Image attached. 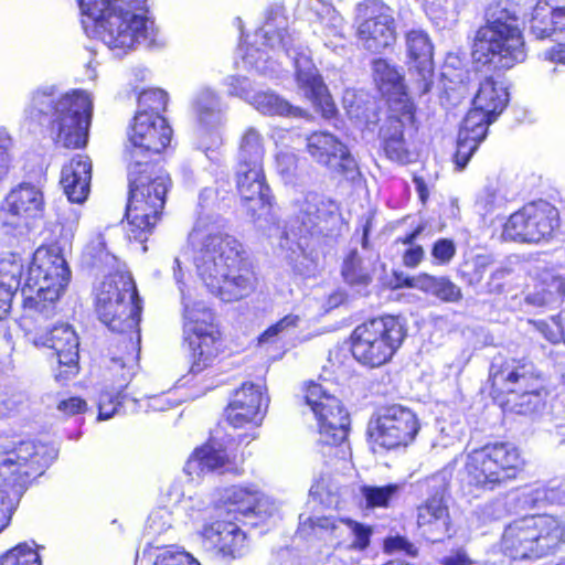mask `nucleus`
I'll return each mask as SVG.
<instances>
[{
    "label": "nucleus",
    "instance_id": "nucleus-1",
    "mask_svg": "<svg viewBox=\"0 0 565 565\" xmlns=\"http://www.w3.org/2000/svg\"><path fill=\"white\" fill-rule=\"evenodd\" d=\"M171 137L172 129L162 116L147 110L137 111L128 132L130 162L126 217L129 239L145 242L164 206L170 177L161 167L141 159L148 153H160Z\"/></svg>",
    "mask_w": 565,
    "mask_h": 565
},
{
    "label": "nucleus",
    "instance_id": "nucleus-2",
    "mask_svg": "<svg viewBox=\"0 0 565 565\" xmlns=\"http://www.w3.org/2000/svg\"><path fill=\"white\" fill-rule=\"evenodd\" d=\"M195 266L207 290L222 301L247 298L257 287L242 244L230 235L207 234L195 257Z\"/></svg>",
    "mask_w": 565,
    "mask_h": 565
},
{
    "label": "nucleus",
    "instance_id": "nucleus-3",
    "mask_svg": "<svg viewBox=\"0 0 565 565\" xmlns=\"http://www.w3.org/2000/svg\"><path fill=\"white\" fill-rule=\"evenodd\" d=\"M83 17L115 56H124L142 43H151L156 25L146 0H78Z\"/></svg>",
    "mask_w": 565,
    "mask_h": 565
},
{
    "label": "nucleus",
    "instance_id": "nucleus-4",
    "mask_svg": "<svg viewBox=\"0 0 565 565\" xmlns=\"http://www.w3.org/2000/svg\"><path fill=\"white\" fill-rule=\"evenodd\" d=\"M503 413L529 415L544 405L548 395L545 376L526 356L495 355L483 387Z\"/></svg>",
    "mask_w": 565,
    "mask_h": 565
},
{
    "label": "nucleus",
    "instance_id": "nucleus-5",
    "mask_svg": "<svg viewBox=\"0 0 565 565\" xmlns=\"http://www.w3.org/2000/svg\"><path fill=\"white\" fill-rule=\"evenodd\" d=\"M526 466L524 452L515 444L488 441L467 454L460 487L467 494L480 498L516 481Z\"/></svg>",
    "mask_w": 565,
    "mask_h": 565
},
{
    "label": "nucleus",
    "instance_id": "nucleus-6",
    "mask_svg": "<svg viewBox=\"0 0 565 565\" xmlns=\"http://www.w3.org/2000/svg\"><path fill=\"white\" fill-rule=\"evenodd\" d=\"M31 116L51 117L50 129L54 141L64 148H81L87 141L93 100L84 90H73L56 97L53 86L32 93L28 108Z\"/></svg>",
    "mask_w": 565,
    "mask_h": 565
},
{
    "label": "nucleus",
    "instance_id": "nucleus-7",
    "mask_svg": "<svg viewBox=\"0 0 565 565\" xmlns=\"http://www.w3.org/2000/svg\"><path fill=\"white\" fill-rule=\"evenodd\" d=\"M486 18L476 36L478 61L493 70H510L524 62L526 45L515 11L497 1L487 8Z\"/></svg>",
    "mask_w": 565,
    "mask_h": 565
},
{
    "label": "nucleus",
    "instance_id": "nucleus-8",
    "mask_svg": "<svg viewBox=\"0 0 565 565\" xmlns=\"http://www.w3.org/2000/svg\"><path fill=\"white\" fill-rule=\"evenodd\" d=\"M565 543L564 522L548 513L526 514L503 529L500 547L511 561H536L554 554Z\"/></svg>",
    "mask_w": 565,
    "mask_h": 565
},
{
    "label": "nucleus",
    "instance_id": "nucleus-9",
    "mask_svg": "<svg viewBox=\"0 0 565 565\" xmlns=\"http://www.w3.org/2000/svg\"><path fill=\"white\" fill-rule=\"evenodd\" d=\"M71 277L64 257L53 250L39 248L28 268L22 292L24 308L34 320L49 319L55 313V302Z\"/></svg>",
    "mask_w": 565,
    "mask_h": 565
},
{
    "label": "nucleus",
    "instance_id": "nucleus-10",
    "mask_svg": "<svg viewBox=\"0 0 565 565\" xmlns=\"http://www.w3.org/2000/svg\"><path fill=\"white\" fill-rule=\"evenodd\" d=\"M406 337L407 328L399 317L381 315L356 324L348 341L353 359L373 370L391 363Z\"/></svg>",
    "mask_w": 565,
    "mask_h": 565
},
{
    "label": "nucleus",
    "instance_id": "nucleus-11",
    "mask_svg": "<svg viewBox=\"0 0 565 565\" xmlns=\"http://www.w3.org/2000/svg\"><path fill=\"white\" fill-rule=\"evenodd\" d=\"M173 275L182 298L183 332L191 350L190 372L195 375L215 361L220 351L221 334L215 324L214 312L202 301H196L189 290L185 291L179 257L173 260Z\"/></svg>",
    "mask_w": 565,
    "mask_h": 565
},
{
    "label": "nucleus",
    "instance_id": "nucleus-12",
    "mask_svg": "<svg viewBox=\"0 0 565 565\" xmlns=\"http://www.w3.org/2000/svg\"><path fill=\"white\" fill-rule=\"evenodd\" d=\"M96 312L110 330L134 333L139 341L140 306L130 276L117 274L103 280L96 289Z\"/></svg>",
    "mask_w": 565,
    "mask_h": 565
},
{
    "label": "nucleus",
    "instance_id": "nucleus-13",
    "mask_svg": "<svg viewBox=\"0 0 565 565\" xmlns=\"http://www.w3.org/2000/svg\"><path fill=\"white\" fill-rule=\"evenodd\" d=\"M417 130V106L414 100L391 102L377 130L379 154L398 166L414 162L416 152L413 138Z\"/></svg>",
    "mask_w": 565,
    "mask_h": 565
},
{
    "label": "nucleus",
    "instance_id": "nucleus-14",
    "mask_svg": "<svg viewBox=\"0 0 565 565\" xmlns=\"http://www.w3.org/2000/svg\"><path fill=\"white\" fill-rule=\"evenodd\" d=\"M422 429L415 411L398 403L379 407L367 424V441L372 448L392 451L413 445Z\"/></svg>",
    "mask_w": 565,
    "mask_h": 565
},
{
    "label": "nucleus",
    "instance_id": "nucleus-15",
    "mask_svg": "<svg viewBox=\"0 0 565 565\" xmlns=\"http://www.w3.org/2000/svg\"><path fill=\"white\" fill-rule=\"evenodd\" d=\"M561 226L559 211L545 200H534L511 213L501 230L503 242L541 244L550 242Z\"/></svg>",
    "mask_w": 565,
    "mask_h": 565
},
{
    "label": "nucleus",
    "instance_id": "nucleus-16",
    "mask_svg": "<svg viewBox=\"0 0 565 565\" xmlns=\"http://www.w3.org/2000/svg\"><path fill=\"white\" fill-rule=\"evenodd\" d=\"M303 398L316 416L321 443L339 446L345 441L351 419L342 402L320 383L313 381L306 385Z\"/></svg>",
    "mask_w": 565,
    "mask_h": 565
},
{
    "label": "nucleus",
    "instance_id": "nucleus-17",
    "mask_svg": "<svg viewBox=\"0 0 565 565\" xmlns=\"http://www.w3.org/2000/svg\"><path fill=\"white\" fill-rule=\"evenodd\" d=\"M360 19L356 36L364 47L380 53L394 45L396 21L394 10L383 0H363L356 6Z\"/></svg>",
    "mask_w": 565,
    "mask_h": 565
},
{
    "label": "nucleus",
    "instance_id": "nucleus-18",
    "mask_svg": "<svg viewBox=\"0 0 565 565\" xmlns=\"http://www.w3.org/2000/svg\"><path fill=\"white\" fill-rule=\"evenodd\" d=\"M282 13L280 8L269 9L265 13V21L255 34V42H260L264 49L254 44H241L237 49V56L241 58L242 68L255 70L262 74H271L278 63L273 61L269 51L275 52L282 43L280 24Z\"/></svg>",
    "mask_w": 565,
    "mask_h": 565
},
{
    "label": "nucleus",
    "instance_id": "nucleus-19",
    "mask_svg": "<svg viewBox=\"0 0 565 565\" xmlns=\"http://www.w3.org/2000/svg\"><path fill=\"white\" fill-rule=\"evenodd\" d=\"M43 192L35 185L22 183L12 189L2 205L3 225L13 228H30L44 213Z\"/></svg>",
    "mask_w": 565,
    "mask_h": 565
},
{
    "label": "nucleus",
    "instance_id": "nucleus-20",
    "mask_svg": "<svg viewBox=\"0 0 565 565\" xmlns=\"http://www.w3.org/2000/svg\"><path fill=\"white\" fill-rule=\"evenodd\" d=\"M292 60L299 88L324 118L334 117L338 108L311 56L305 51H297Z\"/></svg>",
    "mask_w": 565,
    "mask_h": 565
},
{
    "label": "nucleus",
    "instance_id": "nucleus-21",
    "mask_svg": "<svg viewBox=\"0 0 565 565\" xmlns=\"http://www.w3.org/2000/svg\"><path fill=\"white\" fill-rule=\"evenodd\" d=\"M36 347H47L55 351L60 367L57 379L66 380L77 373L78 337L68 324L55 326L49 332L38 330L32 339Z\"/></svg>",
    "mask_w": 565,
    "mask_h": 565
},
{
    "label": "nucleus",
    "instance_id": "nucleus-22",
    "mask_svg": "<svg viewBox=\"0 0 565 565\" xmlns=\"http://www.w3.org/2000/svg\"><path fill=\"white\" fill-rule=\"evenodd\" d=\"M307 151L332 172L347 175L356 169L349 148L335 136L326 131L312 132L307 138Z\"/></svg>",
    "mask_w": 565,
    "mask_h": 565
},
{
    "label": "nucleus",
    "instance_id": "nucleus-23",
    "mask_svg": "<svg viewBox=\"0 0 565 565\" xmlns=\"http://www.w3.org/2000/svg\"><path fill=\"white\" fill-rule=\"evenodd\" d=\"M508 104V88L495 81L493 76H487L480 82L472 105L465 118L489 129V126L499 118Z\"/></svg>",
    "mask_w": 565,
    "mask_h": 565
},
{
    "label": "nucleus",
    "instance_id": "nucleus-24",
    "mask_svg": "<svg viewBox=\"0 0 565 565\" xmlns=\"http://www.w3.org/2000/svg\"><path fill=\"white\" fill-rule=\"evenodd\" d=\"M409 58V73L419 95L427 94L433 87L434 47L428 34L423 30H411L405 35Z\"/></svg>",
    "mask_w": 565,
    "mask_h": 565
},
{
    "label": "nucleus",
    "instance_id": "nucleus-25",
    "mask_svg": "<svg viewBox=\"0 0 565 565\" xmlns=\"http://www.w3.org/2000/svg\"><path fill=\"white\" fill-rule=\"evenodd\" d=\"M201 535L207 548L215 551L224 559H234L244 556L248 551L245 533L237 524L216 520L206 523Z\"/></svg>",
    "mask_w": 565,
    "mask_h": 565
},
{
    "label": "nucleus",
    "instance_id": "nucleus-26",
    "mask_svg": "<svg viewBox=\"0 0 565 565\" xmlns=\"http://www.w3.org/2000/svg\"><path fill=\"white\" fill-rule=\"evenodd\" d=\"M236 184L242 202L252 217L269 214L270 201L263 166L238 164Z\"/></svg>",
    "mask_w": 565,
    "mask_h": 565
},
{
    "label": "nucleus",
    "instance_id": "nucleus-27",
    "mask_svg": "<svg viewBox=\"0 0 565 565\" xmlns=\"http://www.w3.org/2000/svg\"><path fill=\"white\" fill-rule=\"evenodd\" d=\"M264 403L262 387L245 383L234 393L226 408V419L233 427L258 426L264 417Z\"/></svg>",
    "mask_w": 565,
    "mask_h": 565
},
{
    "label": "nucleus",
    "instance_id": "nucleus-28",
    "mask_svg": "<svg viewBox=\"0 0 565 565\" xmlns=\"http://www.w3.org/2000/svg\"><path fill=\"white\" fill-rule=\"evenodd\" d=\"M446 497V487H439L417 508V525L424 533L438 536L434 541H440L450 531L451 520Z\"/></svg>",
    "mask_w": 565,
    "mask_h": 565
},
{
    "label": "nucleus",
    "instance_id": "nucleus-29",
    "mask_svg": "<svg viewBox=\"0 0 565 565\" xmlns=\"http://www.w3.org/2000/svg\"><path fill=\"white\" fill-rule=\"evenodd\" d=\"M221 501L228 511L242 515L267 516L276 511V505L270 498L254 486L225 488L222 491Z\"/></svg>",
    "mask_w": 565,
    "mask_h": 565
},
{
    "label": "nucleus",
    "instance_id": "nucleus-30",
    "mask_svg": "<svg viewBox=\"0 0 565 565\" xmlns=\"http://www.w3.org/2000/svg\"><path fill=\"white\" fill-rule=\"evenodd\" d=\"M531 31L537 39L565 35V0H537L531 18Z\"/></svg>",
    "mask_w": 565,
    "mask_h": 565
},
{
    "label": "nucleus",
    "instance_id": "nucleus-31",
    "mask_svg": "<svg viewBox=\"0 0 565 565\" xmlns=\"http://www.w3.org/2000/svg\"><path fill=\"white\" fill-rule=\"evenodd\" d=\"M92 162L82 154H76L61 172V184L70 202L83 203L89 193Z\"/></svg>",
    "mask_w": 565,
    "mask_h": 565
},
{
    "label": "nucleus",
    "instance_id": "nucleus-32",
    "mask_svg": "<svg viewBox=\"0 0 565 565\" xmlns=\"http://www.w3.org/2000/svg\"><path fill=\"white\" fill-rule=\"evenodd\" d=\"M24 264L19 254L0 257V320L8 317L12 299L21 286Z\"/></svg>",
    "mask_w": 565,
    "mask_h": 565
},
{
    "label": "nucleus",
    "instance_id": "nucleus-33",
    "mask_svg": "<svg viewBox=\"0 0 565 565\" xmlns=\"http://www.w3.org/2000/svg\"><path fill=\"white\" fill-rule=\"evenodd\" d=\"M230 470V460L222 449L212 444L196 448L184 466V472L191 480H196L206 473Z\"/></svg>",
    "mask_w": 565,
    "mask_h": 565
},
{
    "label": "nucleus",
    "instance_id": "nucleus-34",
    "mask_svg": "<svg viewBox=\"0 0 565 565\" xmlns=\"http://www.w3.org/2000/svg\"><path fill=\"white\" fill-rule=\"evenodd\" d=\"M375 271V262L366 263L355 248L345 254L340 269L343 282L356 291L365 290L372 285Z\"/></svg>",
    "mask_w": 565,
    "mask_h": 565
},
{
    "label": "nucleus",
    "instance_id": "nucleus-35",
    "mask_svg": "<svg viewBox=\"0 0 565 565\" xmlns=\"http://www.w3.org/2000/svg\"><path fill=\"white\" fill-rule=\"evenodd\" d=\"M373 81L377 89L387 96V105L393 100L408 97L404 76L385 58H375L372 62Z\"/></svg>",
    "mask_w": 565,
    "mask_h": 565
},
{
    "label": "nucleus",
    "instance_id": "nucleus-36",
    "mask_svg": "<svg viewBox=\"0 0 565 565\" xmlns=\"http://www.w3.org/2000/svg\"><path fill=\"white\" fill-rule=\"evenodd\" d=\"M487 128L463 118L457 138L456 150L452 154V161L457 171H462L470 161L480 143L488 135Z\"/></svg>",
    "mask_w": 565,
    "mask_h": 565
},
{
    "label": "nucleus",
    "instance_id": "nucleus-37",
    "mask_svg": "<svg viewBox=\"0 0 565 565\" xmlns=\"http://www.w3.org/2000/svg\"><path fill=\"white\" fill-rule=\"evenodd\" d=\"M35 454V445L31 441L20 443L17 447L0 445V478L10 480Z\"/></svg>",
    "mask_w": 565,
    "mask_h": 565
},
{
    "label": "nucleus",
    "instance_id": "nucleus-38",
    "mask_svg": "<svg viewBox=\"0 0 565 565\" xmlns=\"http://www.w3.org/2000/svg\"><path fill=\"white\" fill-rule=\"evenodd\" d=\"M345 526V552H363L371 545L373 527L348 516H342Z\"/></svg>",
    "mask_w": 565,
    "mask_h": 565
},
{
    "label": "nucleus",
    "instance_id": "nucleus-39",
    "mask_svg": "<svg viewBox=\"0 0 565 565\" xmlns=\"http://www.w3.org/2000/svg\"><path fill=\"white\" fill-rule=\"evenodd\" d=\"M194 110L201 124L213 126L221 121V104L218 97L211 89H202L196 95Z\"/></svg>",
    "mask_w": 565,
    "mask_h": 565
},
{
    "label": "nucleus",
    "instance_id": "nucleus-40",
    "mask_svg": "<svg viewBox=\"0 0 565 565\" xmlns=\"http://www.w3.org/2000/svg\"><path fill=\"white\" fill-rule=\"evenodd\" d=\"M264 146L263 139L257 130L248 128L242 137L238 164L263 166Z\"/></svg>",
    "mask_w": 565,
    "mask_h": 565
},
{
    "label": "nucleus",
    "instance_id": "nucleus-41",
    "mask_svg": "<svg viewBox=\"0 0 565 565\" xmlns=\"http://www.w3.org/2000/svg\"><path fill=\"white\" fill-rule=\"evenodd\" d=\"M494 263L491 255L477 254L465 259L458 268V277L468 286H476L481 282L486 271Z\"/></svg>",
    "mask_w": 565,
    "mask_h": 565
},
{
    "label": "nucleus",
    "instance_id": "nucleus-42",
    "mask_svg": "<svg viewBox=\"0 0 565 565\" xmlns=\"http://www.w3.org/2000/svg\"><path fill=\"white\" fill-rule=\"evenodd\" d=\"M361 491L367 508L386 509L390 507L392 499L398 493L399 486L396 483H388L382 487L364 486Z\"/></svg>",
    "mask_w": 565,
    "mask_h": 565
},
{
    "label": "nucleus",
    "instance_id": "nucleus-43",
    "mask_svg": "<svg viewBox=\"0 0 565 565\" xmlns=\"http://www.w3.org/2000/svg\"><path fill=\"white\" fill-rule=\"evenodd\" d=\"M342 516L312 515L299 523L298 532L305 537L327 539L333 522H341Z\"/></svg>",
    "mask_w": 565,
    "mask_h": 565
},
{
    "label": "nucleus",
    "instance_id": "nucleus-44",
    "mask_svg": "<svg viewBox=\"0 0 565 565\" xmlns=\"http://www.w3.org/2000/svg\"><path fill=\"white\" fill-rule=\"evenodd\" d=\"M0 565H41V558L33 547L23 543L4 553Z\"/></svg>",
    "mask_w": 565,
    "mask_h": 565
},
{
    "label": "nucleus",
    "instance_id": "nucleus-45",
    "mask_svg": "<svg viewBox=\"0 0 565 565\" xmlns=\"http://www.w3.org/2000/svg\"><path fill=\"white\" fill-rule=\"evenodd\" d=\"M168 95L160 88L143 90L138 98V110H147L149 114L160 115L166 109Z\"/></svg>",
    "mask_w": 565,
    "mask_h": 565
},
{
    "label": "nucleus",
    "instance_id": "nucleus-46",
    "mask_svg": "<svg viewBox=\"0 0 565 565\" xmlns=\"http://www.w3.org/2000/svg\"><path fill=\"white\" fill-rule=\"evenodd\" d=\"M457 254V245L452 238H437L430 246L431 263L436 266H446Z\"/></svg>",
    "mask_w": 565,
    "mask_h": 565
},
{
    "label": "nucleus",
    "instance_id": "nucleus-47",
    "mask_svg": "<svg viewBox=\"0 0 565 565\" xmlns=\"http://www.w3.org/2000/svg\"><path fill=\"white\" fill-rule=\"evenodd\" d=\"M249 104L254 108L267 115H277L279 114V110L282 109V100L279 94L270 89L255 93L253 97H250Z\"/></svg>",
    "mask_w": 565,
    "mask_h": 565
},
{
    "label": "nucleus",
    "instance_id": "nucleus-48",
    "mask_svg": "<svg viewBox=\"0 0 565 565\" xmlns=\"http://www.w3.org/2000/svg\"><path fill=\"white\" fill-rule=\"evenodd\" d=\"M153 565H201L189 553L175 547H167L158 551Z\"/></svg>",
    "mask_w": 565,
    "mask_h": 565
},
{
    "label": "nucleus",
    "instance_id": "nucleus-49",
    "mask_svg": "<svg viewBox=\"0 0 565 565\" xmlns=\"http://www.w3.org/2000/svg\"><path fill=\"white\" fill-rule=\"evenodd\" d=\"M130 347L131 351L128 352L125 356H114L111 359V369L121 370V377L125 381L131 379L138 364L139 348L136 343L132 342V338H130Z\"/></svg>",
    "mask_w": 565,
    "mask_h": 565
},
{
    "label": "nucleus",
    "instance_id": "nucleus-50",
    "mask_svg": "<svg viewBox=\"0 0 565 565\" xmlns=\"http://www.w3.org/2000/svg\"><path fill=\"white\" fill-rule=\"evenodd\" d=\"M509 276L510 270L505 267H498L491 270L484 284L483 292L489 296H500L504 294L510 285Z\"/></svg>",
    "mask_w": 565,
    "mask_h": 565
},
{
    "label": "nucleus",
    "instance_id": "nucleus-51",
    "mask_svg": "<svg viewBox=\"0 0 565 565\" xmlns=\"http://www.w3.org/2000/svg\"><path fill=\"white\" fill-rule=\"evenodd\" d=\"M434 296L444 302H459L462 291L449 277L440 276Z\"/></svg>",
    "mask_w": 565,
    "mask_h": 565
},
{
    "label": "nucleus",
    "instance_id": "nucleus-52",
    "mask_svg": "<svg viewBox=\"0 0 565 565\" xmlns=\"http://www.w3.org/2000/svg\"><path fill=\"white\" fill-rule=\"evenodd\" d=\"M126 396L114 395L110 392H103L99 395L98 402V420H105L111 418L116 413L119 412V406Z\"/></svg>",
    "mask_w": 565,
    "mask_h": 565
},
{
    "label": "nucleus",
    "instance_id": "nucleus-53",
    "mask_svg": "<svg viewBox=\"0 0 565 565\" xmlns=\"http://www.w3.org/2000/svg\"><path fill=\"white\" fill-rule=\"evenodd\" d=\"M552 320L556 323V328H553L546 320H534L531 323L550 343L557 344L561 342L564 332L559 317L554 316Z\"/></svg>",
    "mask_w": 565,
    "mask_h": 565
},
{
    "label": "nucleus",
    "instance_id": "nucleus-54",
    "mask_svg": "<svg viewBox=\"0 0 565 565\" xmlns=\"http://www.w3.org/2000/svg\"><path fill=\"white\" fill-rule=\"evenodd\" d=\"M227 92L232 96L239 97L249 104L252 94L250 82L245 76H230L226 79Z\"/></svg>",
    "mask_w": 565,
    "mask_h": 565
},
{
    "label": "nucleus",
    "instance_id": "nucleus-55",
    "mask_svg": "<svg viewBox=\"0 0 565 565\" xmlns=\"http://www.w3.org/2000/svg\"><path fill=\"white\" fill-rule=\"evenodd\" d=\"M425 259V249L418 245L406 246L401 255V260L406 268H416Z\"/></svg>",
    "mask_w": 565,
    "mask_h": 565
},
{
    "label": "nucleus",
    "instance_id": "nucleus-56",
    "mask_svg": "<svg viewBox=\"0 0 565 565\" xmlns=\"http://www.w3.org/2000/svg\"><path fill=\"white\" fill-rule=\"evenodd\" d=\"M11 146L10 137L1 131L0 132V182L8 175L11 159L9 154V148Z\"/></svg>",
    "mask_w": 565,
    "mask_h": 565
},
{
    "label": "nucleus",
    "instance_id": "nucleus-57",
    "mask_svg": "<svg viewBox=\"0 0 565 565\" xmlns=\"http://www.w3.org/2000/svg\"><path fill=\"white\" fill-rule=\"evenodd\" d=\"M327 539L332 543L333 550L345 551V526L342 522H333Z\"/></svg>",
    "mask_w": 565,
    "mask_h": 565
},
{
    "label": "nucleus",
    "instance_id": "nucleus-58",
    "mask_svg": "<svg viewBox=\"0 0 565 565\" xmlns=\"http://www.w3.org/2000/svg\"><path fill=\"white\" fill-rule=\"evenodd\" d=\"M439 277L428 273H419L416 277V285L414 288L422 290L425 294L435 295Z\"/></svg>",
    "mask_w": 565,
    "mask_h": 565
},
{
    "label": "nucleus",
    "instance_id": "nucleus-59",
    "mask_svg": "<svg viewBox=\"0 0 565 565\" xmlns=\"http://www.w3.org/2000/svg\"><path fill=\"white\" fill-rule=\"evenodd\" d=\"M439 565H471L472 561L463 548L455 550L450 555L439 559Z\"/></svg>",
    "mask_w": 565,
    "mask_h": 565
},
{
    "label": "nucleus",
    "instance_id": "nucleus-60",
    "mask_svg": "<svg viewBox=\"0 0 565 565\" xmlns=\"http://www.w3.org/2000/svg\"><path fill=\"white\" fill-rule=\"evenodd\" d=\"M426 228L425 223H418L413 230L404 234L403 236H398L395 238L394 244L395 245H404V246H412V245H418L416 243V239L424 233Z\"/></svg>",
    "mask_w": 565,
    "mask_h": 565
},
{
    "label": "nucleus",
    "instance_id": "nucleus-61",
    "mask_svg": "<svg viewBox=\"0 0 565 565\" xmlns=\"http://www.w3.org/2000/svg\"><path fill=\"white\" fill-rule=\"evenodd\" d=\"M426 228L425 223H418L413 230L404 234L403 236H398L395 238L394 244L395 245H404V246H412V245H418L416 243V239L424 233Z\"/></svg>",
    "mask_w": 565,
    "mask_h": 565
},
{
    "label": "nucleus",
    "instance_id": "nucleus-62",
    "mask_svg": "<svg viewBox=\"0 0 565 565\" xmlns=\"http://www.w3.org/2000/svg\"><path fill=\"white\" fill-rule=\"evenodd\" d=\"M282 332V320L265 330L258 341L262 345L274 344L279 341L280 333Z\"/></svg>",
    "mask_w": 565,
    "mask_h": 565
},
{
    "label": "nucleus",
    "instance_id": "nucleus-63",
    "mask_svg": "<svg viewBox=\"0 0 565 565\" xmlns=\"http://www.w3.org/2000/svg\"><path fill=\"white\" fill-rule=\"evenodd\" d=\"M85 408L86 402L79 397H71L68 399L62 401L58 404V409L70 415H75L81 412H84Z\"/></svg>",
    "mask_w": 565,
    "mask_h": 565
},
{
    "label": "nucleus",
    "instance_id": "nucleus-64",
    "mask_svg": "<svg viewBox=\"0 0 565 565\" xmlns=\"http://www.w3.org/2000/svg\"><path fill=\"white\" fill-rule=\"evenodd\" d=\"M546 61L555 64H565V43L558 42L544 52Z\"/></svg>",
    "mask_w": 565,
    "mask_h": 565
}]
</instances>
